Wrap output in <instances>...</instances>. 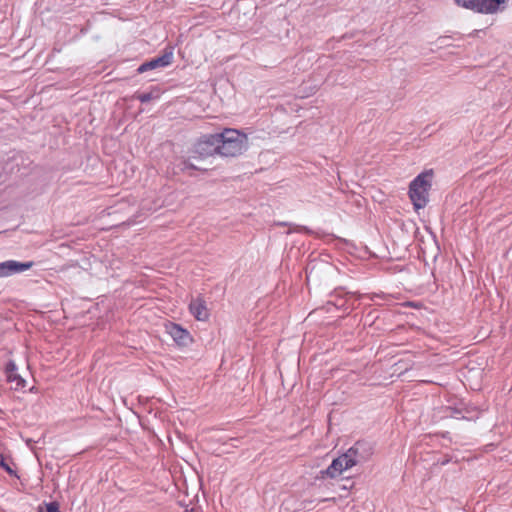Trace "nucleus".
Returning <instances> with one entry per match:
<instances>
[{"mask_svg":"<svg viewBox=\"0 0 512 512\" xmlns=\"http://www.w3.org/2000/svg\"><path fill=\"white\" fill-rule=\"evenodd\" d=\"M217 137L220 156L236 157L248 148L247 136L236 129H225Z\"/></svg>","mask_w":512,"mask_h":512,"instance_id":"1","label":"nucleus"},{"mask_svg":"<svg viewBox=\"0 0 512 512\" xmlns=\"http://www.w3.org/2000/svg\"><path fill=\"white\" fill-rule=\"evenodd\" d=\"M431 178L432 172H424L419 174L409 185V197L416 210L422 209L427 205Z\"/></svg>","mask_w":512,"mask_h":512,"instance_id":"2","label":"nucleus"},{"mask_svg":"<svg viewBox=\"0 0 512 512\" xmlns=\"http://www.w3.org/2000/svg\"><path fill=\"white\" fill-rule=\"evenodd\" d=\"M505 0H455L458 6L481 14H494Z\"/></svg>","mask_w":512,"mask_h":512,"instance_id":"3","label":"nucleus"},{"mask_svg":"<svg viewBox=\"0 0 512 512\" xmlns=\"http://www.w3.org/2000/svg\"><path fill=\"white\" fill-rule=\"evenodd\" d=\"M372 454L373 445L365 440L357 441L345 452L353 467L368 461Z\"/></svg>","mask_w":512,"mask_h":512,"instance_id":"4","label":"nucleus"},{"mask_svg":"<svg viewBox=\"0 0 512 512\" xmlns=\"http://www.w3.org/2000/svg\"><path fill=\"white\" fill-rule=\"evenodd\" d=\"M218 138L216 134L203 136L194 146V154L199 158H206L214 154H219Z\"/></svg>","mask_w":512,"mask_h":512,"instance_id":"5","label":"nucleus"},{"mask_svg":"<svg viewBox=\"0 0 512 512\" xmlns=\"http://www.w3.org/2000/svg\"><path fill=\"white\" fill-rule=\"evenodd\" d=\"M348 456L343 453L339 457L335 458L332 463L324 470L319 472L317 479H324L326 477L334 479L340 476L343 472L351 469L353 465L351 460H348Z\"/></svg>","mask_w":512,"mask_h":512,"instance_id":"6","label":"nucleus"},{"mask_svg":"<svg viewBox=\"0 0 512 512\" xmlns=\"http://www.w3.org/2000/svg\"><path fill=\"white\" fill-rule=\"evenodd\" d=\"M173 61V48H166L162 55L155 57L149 61L141 64L137 71L138 73H144L149 70H154L158 68H164L169 66Z\"/></svg>","mask_w":512,"mask_h":512,"instance_id":"7","label":"nucleus"},{"mask_svg":"<svg viewBox=\"0 0 512 512\" xmlns=\"http://www.w3.org/2000/svg\"><path fill=\"white\" fill-rule=\"evenodd\" d=\"M166 332L178 346H188L192 342L190 333L179 324L169 322L165 325Z\"/></svg>","mask_w":512,"mask_h":512,"instance_id":"8","label":"nucleus"},{"mask_svg":"<svg viewBox=\"0 0 512 512\" xmlns=\"http://www.w3.org/2000/svg\"><path fill=\"white\" fill-rule=\"evenodd\" d=\"M34 265V262H18L16 260H7L0 263V278L8 277L13 274L21 273L29 270Z\"/></svg>","mask_w":512,"mask_h":512,"instance_id":"9","label":"nucleus"},{"mask_svg":"<svg viewBox=\"0 0 512 512\" xmlns=\"http://www.w3.org/2000/svg\"><path fill=\"white\" fill-rule=\"evenodd\" d=\"M189 310L198 321H206L209 318L206 302L200 297L191 300Z\"/></svg>","mask_w":512,"mask_h":512,"instance_id":"10","label":"nucleus"},{"mask_svg":"<svg viewBox=\"0 0 512 512\" xmlns=\"http://www.w3.org/2000/svg\"><path fill=\"white\" fill-rule=\"evenodd\" d=\"M17 366L14 361H9L5 368L7 381L14 384V389H22L25 387V380L17 372Z\"/></svg>","mask_w":512,"mask_h":512,"instance_id":"11","label":"nucleus"},{"mask_svg":"<svg viewBox=\"0 0 512 512\" xmlns=\"http://www.w3.org/2000/svg\"><path fill=\"white\" fill-rule=\"evenodd\" d=\"M192 158H196V156H192L188 159H183L180 163V169L183 172H186L188 170H198L199 168L194 165V163L191 161Z\"/></svg>","mask_w":512,"mask_h":512,"instance_id":"12","label":"nucleus"},{"mask_svg":"<svg viewBox=\"0 0 512 512\" xmlns=\"http://www.w3.org/2000/svg\"><path fill=\"white\" fill-rule=\"evenodd\" d=\"M153 98H155V96H154V95H153V93H151V92L141 93V94L137 95V99H138L141 103H147V102H149L150 100H152Z\"/></svg>","mask_w":512,"mask_h":512,"instance_id":"13","label":"nucleus"},{"mask_svg":"<svg viewBox=\"0 0 512 512\" xmlns=\"http://www.w3.org/2000/svg\"><path fill=\"white\" fill-rule=\"evenodd\" d=\"M0 467L3 468L9 474H12L13 471L10 466L6 463L5 458L2 454H0Z\"/></svg>","mask_w":512,"mask_h":512,"instance_id":"14","label":"nucleus"},{"mask_svg":"<svg viewBox=\"0 0 512 512\" xmlns=\"http://www.w3.org/2000/svg\"><path fill=\"white\" fill-rule=\"evenodd\" d=\"M46 510L47 512H60L59 505L56 502H50L46 504Z\"/></svg>","mask_w":512,"mask_h":512,"instance_id":"15","label":"nucleus"}]
</instances>
